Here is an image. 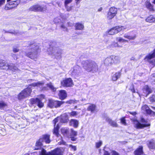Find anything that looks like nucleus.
Masks as SVG:
<instances>
[{"label":"nucleus","instance_id":"f257e3e1","mask_svg":"<svg viewBox=\"0 0 155 155\" xmlns=\"http://www.w3.org/2000/svg\"><path fill=\"white\" fill-rule=\"evenodd\" d=\"M50 135H43L36 142L34 149L35 150L41 149V151H39L40 155H62L61 150L58 148H57L48 153H47L45 150L41 148L43 142H45L47 143H49L50 142Z\"/></svg>","mask_w":155,"mask_h":155},{"label":"nucleus","instance_id":"f03ea898","mask_svg":"<svg viewBox=\"0 0 155 155\" xmlns=\"http://www.w3.org/2000/svg\"><path fill=\"white\" fill-rule=\"evenodd\" d=\"M81 63L83 68L87 72L95 73L98 71V66L94 61L88 60L83 61Z\"/></svg>","mask_w":155,"mask_h":155},{"label":"nucleus","instance_id":"7ed1b4c3","mask_svg":"<svg viewBox=\"0 0 155 155\" xmlns=\"http://www.w3.org/2000/svg\"><path fill=\"white\" fill-rule=\"evenodd\" d=\"M40 51V48L38 45H32L31 48V51L26 53V55L31 59L36 61L38 56V53Z\"/></svg>","mask_w":155,"mask_h":155},{"label":"nucleus","instance_id":"20e7f679","mask_svg":"<svg viewBox=\"0 0 155 155\" xmlns=\"http://www.w3.org/2000/svg\"><path fill=\"white\" fill-rule=\"evenodd\" d=\"M140 121L143 124H141L137 120H134V124L135 127L137 129H142L145 127H149L150 125V124H147V121L143 117H141Z\"/></svg>","mask_w":155,"mask_h":155},{"label":"nucleus","instance_id":"39448f33","mask_svg":"<svg viewBox=\"0 0 155 155\" xmlns=\"http://www.w3.org/2000/svg\"><path fill=\"white\" fill-rule=\"evenodd\" d=\"M70 74L74 77H78L82 74V71L81 67L78 65L74 66L73 68L69 71Z\"/></svg>","mask_w":155,"mask_h":155},{"label":"nucleus","instance_id":"423d86ee","mask_svg":"<svg viewBox=\"0 0 155 155\" xmlns=\"http://www.w3.org/2000/svg\"><path fill=\"white\" fill-rule=\"evenodd\" d=\"M31 89L28 87L22 91L18 95V99L21 100L25 98L30 95Z\"/></svg>","mask_w":155,"mask_h":155},{"label":"nucleus","instance_id":"0eeeda50","mask_svg":"<svg viewBox=\"0 0 155 155\" xmlns=\"http://www.w3.org/2000/svg\"><path fill=\"white\" fill-rule=\"evenodd\" d=\"M45 96L41 94L40 97L33 98L30 99V102L32 104H36L39 108H42L44 106V103L41 102L42 99L45 98Z\"/></svg>","mask_w":155,"mask_h":155},{"label":"nucleus","instance_id":"6e6552de","mask_svg":"<svg viewBox=\"0 0 155 155\" xmlns=\"http://www.w3.org/2000/svg\"><path fill=\"white\" fill-rule=\"evenodd\" d=\"M51 51V53L58 58H61V55L62 50L55 46H51L49 49Z\"/></svg>","mask_w":155,"mask_h":155},{"label":"nucleus","instance_id":"1a4fd4ad","mask_svg":"<svg viewBox=\"0 0 155 155\" xmlns=\"http://www.w3.org/2000/svg\"><path fill=\"white\" fill-rule=\"evenodd\" d=\"M127 27L126 26H118L113 27L108 32L109 35H113L117 33L118 32L120 31L121 30H124L126 29Z\"/></svg>","mask_w":155,"mask_h":155},{"label":"nucleus","instance_id":"9d476101","mask_svg":"<svg viewBox=\"0 0 155 155\" xmlns=\"http://www.w3.org/2000/svg\"><path fill=\"white\" fill-rule=\"evenodd\" d=\"M64 103V102L62 101L50 99L49 100L48 106L51 108H58L60 107Z\"/></svg>","mask_w":155,"mask_h":155},{"label":"nucleus","instance_id":"9b49d317","mask_svg":"<svg viewBox=\"0 0 155 155\" xmlns=\"http://www.w3.org/2000/svg\"><path fill=\"white\" fill-rule=\"evenodd\" d=\"M46 9L45 6H41L38 4L33 5L29 8V11L35 12L44 11Z\"/></svg>","mask_w":155,"mask_h":155},{"label":"nucleus","instance_id":"f8f14e48","mask_svg":"<svg viewBox=\"0 0 155 155\" xmlns=\"http://www.w3.org/2000/svg\"><path fill=\"white\" fill-rule=\"evenodd\" d=\"M8 2H9L8 3L5 5V9L6 10L12 9L14 7H16L20 3V0L11 1Z\"/></svg>","mask_w":155,"mask_h":155},{"label":"nucleus","instance_id":"ddd939ff","mask_svg":"<svg viewBox=\"0 0 155 155\" xmlns=\"http://www.w3.org/2000/svg\"><path fill=\"white\" fill-rule=\"evenodd\" d=\"M117 8L114 7H111L108 12L107 18L108 20H110L113 18L117 14Z\"/></svg>","mask_w":155,"mask_h":155},{"label":"nucleus","instance_id":"4468645a","mask_svg":"<svg viewBox=\"0 0 155 155\" xmlns=\"http://www.w3.org/2000/svg\"><path fill=\"white\" fill-rule=\"evenodd\" d=\"M61 84L64 87H70L73 85V81L71 78H67L61 81Z\"/></svg>","mask_w":155,"mask_h":155},{"label":"nucleus","instance_id":"2eb2a0df","mask_svg":"<svg viewBox=\"0 0 155 155\" xmlns=\"http://www.w3.org/2000/svg\"><path fill=\"white\" fill-rule=\"evenodd\" d=\"M155 49L153 52L152 53L146 56V58L148 59V61L150 63H152L154 66H155Z\"/></svg>","mask_w":155,"mask_h":155},{"label":"nucleus","instance_id":"dca6fc26","mask_svg":"<svg viewBox=\"0 0 155 155\" xmlns=\"http://www.w3.org/2000/svg\"><path fill=\"white\" fill-rule=\"evenodd\" d=\"M104 63L105 66H110L114 63V61L112 56L107 57L104 61Z\"/></svg>","mask_w":155,"mask_h":155},{"label":"nucleus","instance_id":"f3484780","mask_svg":"<svg viewBox=\"0 0 155 155\" xmlns=\"http://www.w3.org/2000/svg\"><path fill=\"white\" fill-rule=\"evenodd\" d=\"M105 120L106 121L108 122L109 124L112 127H118V125L117 123L116 122L112 120L109 117H106Z\"/></svg>","mask_w":155,"mask_h":155},{"label":"nucleus","instance_id":"a211bd4d","mask_svg":"<svg viewBox=\"0 0 155 155\" xmlns=\"http://www.w3.org/2000/svg\"><path fill=\"white\" fill-rule=\"evenodd\" d=\"M143 91L144 93L146 94V97L150 93L152 92V90L149 87L148 85H145L144 86L143 89Z\"/></svg>","mask_w":155,"mask_h":155},{"label":"nucleus","instance_id":"6ab92c4d","mask_svg":"<svg viewBox=\"0 0 155 155\" xmlns=\"http://www.w3.org/2000/svg\"><path fill=\"white\" fill-rule=\"evenodd\" d=\"M58 96L60 99L63 100L66 97L67 93L65 91L61 90L59 91Z\"/></svg>","mask_w":155,"mask_h":155},{"label":"nucleus","instance_id":"aec40b11","mask_svg":"<svg viewBox=\"0 0 155 155\" xmlns=\"http://www.w3.org/2000/svg\"><path fill=\"white\" fill-rule=\"evenodd\" d=\"M70 125L73 126L74 128L78 127L79 124L78 121L77 120L71 119L69 122Z\"/></svg>","mask_w":155,"mask_h":155},{"label":"nucleus","instance_id":"412c9836","mask_svg":"<svg viewBox=\"0 0 155 155\" xmlns=\"http://www.w3.org/2000/svg\"><path fill=\"white\" fill-rule=\"evenodd\" d=\"M74 27L75 30H82L84 29V26L83 24L80 22H78L75 24Z\"/></svg>","mask_w":155,"mask_h":155},{"label":"nucleus","instance_id":"4be33fe9","mask_svg":"<svg viewBox=\"0 0 155 155\" xmlns=\"http://www.w3.org/2000/svg\"><path fill=\"white\" fill-rule=\"evenodd\" d=\"M7 67L8 68L6 70L9 69L12 71H15L18 70V68L16 67L14 64L11 63L10 64H8Z\"/></svg>","mask_w":155,"mask_h":155},{"label":"nucleus","instance_id":"5701e85b","mask_svg":"<svg viewBox=\"0 0 155 155\" xmlns=\"http://www.w3.org/2000/svg\"><path fill=\"white\" fill-rule=\"evenodd\" d=\"M68 115L66 114H64L61 116L60 121L63 123H66L68 122Z\"/></svg>","mask_w":155,"mask_h":155},{"label":"nucleus","instance_id":"b1692460","mask_svg":"<svg viewBox=\"0 0 155 155\" xmlns=\"http://www.w3.org/2000/svg\"><path fill=\"white\" fill-rule=\"evenodd\" d=\"M8 63H6L4 60H0V67L3 69L6 70L8 68L7 67Z\"/></svg>","mask_w":155,"mask_h":155},{"label":"nucleus","instance_id":"393cba45","mask_svg":"<svg viewBox=\"0 0 155 155\" xmlns=\"http://www.w3.org/2000/svg\"><path fill=\"white\" fill-rule=\"evenodd\" d=\"M62 134L65 137H68L69 134L68 129L66 128H62L61 130Z\"/></svg>","mask_w":155,"mask_h":155},{"label":"nucleus","instance_id":"a878e982","mask_svg":"<svg viewBox=\"0 0 155 155\" xmlns=\"http://www.w3.org/2000/svg\"><path fill=\"white\" fill-rule=\"evenodd\" d=\"M145 5L146 8L150 11H153L154 10L153 6L149 1H147L145 3Z\"/></svg>","mask_w":155,"mask_h":155},{"label":"nucleus","instance_id":"bb28decb","mask_svg":"<svg viewBox=\"0 0 155 155\" xmlns=\"http://www.w3.org/2000/svg\"><path fill=\"white\" fill-rule=\"evenodd\" d=\"M59 128V126L58 124H57L56 126V125L54 124V128L53 131V134L56 135L57 137H58L60 135L58 133V130Z\"/></svg>","mask_w":155,"mask_h":155},{"label":"nucleus","instance_id":"cd10ccee","mask_svg":"<svg viewBox=\"0 0 155 155\" xmlns=\"http://www.w3.org/2000/svg\"><path fill=\"white\" fill-rule=\"evenodd\" d=\"M146 21L149 23L154 22L155 21V16L153 15H150L146 18Z\"/></svg>","mask_w":155,"mask_h":155},{"label":"nucleus","instance_id":"c85d7f7f","mask_svg":"<svg viewBox=\"0 0 155 155\" xmlns=\"http://www.w3.org/2000/svg\"><path fill=\"white\" fill-rule=\"evenodd\" d=\"M96 108V106L95 105L92 104L88 107L87 110L91 111V113H93L95 111Z\"/></svg>","mask_w":155,"mask_h":155},{"label":"nucleus","instance_id":"c756f323","mask_svg":"<svg viewBox=\"0 0 155 155\" xmlns=\"http://www.w3.org/2000/svg\"><path fill=\"white\" fill-rule=\"evenodd\" d=\"M135 155H141L143 153V147H140L139 148L134 151Z\"/></svg>","mask_w":155,"mask_h":155},{"label":"nucleus","instance_id":"7c9ffc66","mask_svg":"<svg viewBox=\"0 0 155 155\" xmlns=\"http://www.w3.org/2000/svg\"><path fill=\"white\" fill-rule=\"evenodd\" d=\"M113 60L114 61V63L115 64H118L120 62V58L118 56H112Z\"/></svg>","mask_w":155,"mask_h":155},{"label":"nucleus","instance_id":"2f4dec72","mask_svg":"<svg viewBox=\"0 0 155 155\" xmlns=\"http://www.w3.org/2000/svg\"><path fill=\"white\" fill-rule=\"evenodd\" d=\"M120 72H117L114 74L112 77V79L113 81H116L120 76Z\"/></svg>","mask_w":155,"mask_h":155},{"label":"nucleus","instance_id":"473e14b6","mask_svg":"<svg viewBox=\"0 0 155 155\" xmlns=\"http://www.w3.org/2000/svg\"><path fill=\"white\" fill-rule=\"evenodd\" d=\"M148 147L150 149H155V143L153 141L150 142Z\"/></svg>","mask_w":155,"mask_h":155},{"label":"nucleus","instance_id":"72a5a7b5","mask_svg":"<svg viewBox=\"0 0 155 155\" xmlns=\"http://www.w3.org/2000/svg\"><path fill=\"white\" fill-rule=\"evenodd\" d=\"M124 36L125 38L128 39L129 40H134L136 37V36L135 35L134 36H131L128 35H127L126 34H125Z\"/></svg>","mask_w":155,"mask_h":155},{"label":"nucleus","instance_id":"f704fd0d","mask_svg":"<svg viewBox=\"0 0 155 155\" xmlns=\"http://www.w3.org/2000/svg\"><path fill=\"white\" fill-rule=\"evenodd\" d=\"M43 84L44 83H43V82H41L39 81L37 83H32L30 84V85L34 87L36 86H42Z\"/></svg>","mask_w":155,"mask_h":155},{"label":"nucleus","instance_id":"c9c22d12","mask_svg":"<svg viewBox=\"0 0 155 155\" xmlns=\"http://www.w3.org/2000/svg\"><path fill=\"white\" fill-rule=\"evenodd\" d=\"M7 106V104L3 101H0V109H3Z\"/></svg>","mask_w":155,"mask_h":155},{"label":"nucleus","instance_id":"e433bc0d","mask_svg":"<svg viewBox=\"0 0 155 155\" xmlns=\"http://www.w3.org/2000/svg\"><path fill=\"white\" fill-rule=\"evenodd\" d=\"M71 136H76L77 135V131L74 130L73 129H71Z\"/></svg>","mask_w":155,"mask_h":155},{"label":"nucleus","instance_id":"4c0bfd02","mask_svg":"<svg viewBox=\"0 0 155 155\" xmlns=\"http://www.w3.org/2000/svg\"><path fill=\"white\" fill-rule=\"evenodd\" d=\"M150 77L152 83L153 84H155V73L152 74Z\"/></svg>","mask_w":155,"mask_h":155},{"label":"nucleus","instance_id":"58836bf2","mask_svg":"<svg viewBox=\"0 0 155 155\" xmlns=\"http://www.w3.org/2000/svg\"><path fill=\"white\" fill-rule=\"evenodd\" d=\"M68 114L71 117L75 116L78 115L77 112L75 111H72L71 112L69 113Z\"/></svg>","mask_w":155,"mask_h":155},{"label":"nucleus","instance_id":"ea45409f","mask_svg":"<svg viewBox=\"0 0 155 155\" xmlns=\"http://www.w3.org/2000/svg\"><path fill=\"white\" fill-rule=\"evenodd\" d=\"M116 40L119 42H124L128 41L127 40L124 39L122 38L121 37H118L117 38Z\"/></svg>","mask_w":155,"mask_h":155},{"label":"nucleus","instance_id":"a19ab883","mask_svg":"<svg viewBox=\"0 0 155 155\" xmlns=\"http://www.w3.org/2000/svg\"><path fill=\"white\" fill-rule=\"evenodd\" d=\"M48 86L53 91L56 90V88H54L51 83H49L47 84Z\"/></svg>","mask_w":155,"mask_h":155},{"label":"nucleus","instance_id":"79ce46f5","mask_svg":"<svg viewBox=\"0 0 155 155\" xmlns=\"http://www.w3.org/2000/svg\"><path fill=\"white\" fill-rule=\"evenodd\" d=\"M68 4H64L65 8L66 9L67 11L69 12L72 9V7L68 6Z\"/></svg>","mask_w":155,"mask_h":155},{"label":"nucleus","instance_id":"37998d69","mask_svg":"<svg viewBox=\"0 0 155 155\" xmlns=\"http://www.w3.org/2000/svg\"><path fill=\"white\" fill-rule=\"evenodd\" d=\"M150 101L151 102H155V95H153L149 98Z\"/></svg>","mask_w":155,"mask_h":155},{"label":"nucleus","instance_id":"c03bdc74","mask_svg":"<svg viewBox=\"0 0 155 155\" xmlns=\"http://www.w3.org/2000/svg\"><path fill=\"white\" fill-rule=\"evenodd\" d=\"M58 137H59V138L61 139V141L60 142L61 144H63V145H65L66 144V142L64 141L62 139V137L60 135Z\"/></svg>","mask_w":155,"mask_h":155},{"label":"nucleus","instance_id":"a18cd8bd","mask_svg":"<svg viewBox=\"0 0 155 155\" xmlns=\"http://www.w3.org/2000/svg\"><path fill=\"white\" fill-rule=\"evenodd\" d=\"M77 101H74L73 100H71L69 101H68L66 102V103L67 104H74V103H76Z\"/></svg>","mask_w":155,"mask_h":155},{"label":"nucleus","instance_id":"49530a36","mask_svg":"<svg viewBox=\"0 0 155 155\" xmlns=\"http://www.w3.org/2000/svg\"><path fill=\"white\" fill-rule=\"evenodd\" d=\"M102 142L100 141L99 142L96 143V147L97 148H99L102 144Z\"/></svg>","mask_w":155,"mask_h":155},{"label":"nucleus","instance_id":"de8ad7c7","mask_svg":"<svg viewBox=\"0 0 155 155\" xmlns=\"http://www.w3.org/2000/svg\"><path fill=\"white\" fill-rule=\"evenodd\" d=\"M62 24L61 25V28L63 29V30L64 31H67V28L65 27L64 24V23L62 22Z\"/></svg>","mask_w":155,"mask_h":155},{"label":"nucleus","instance_id":"09e8293b","mask_svg":"<svg viewBox=\"0 0 155 155\" xmlns=\"http://www.w3.org/2000/svg\"><path fill=\"white\" fill-rule=\"evenodd\" d=\"M148 107L146 105H144L142 106V110H143L144 111H146L147 109H148Z\"/></svg>","mask_w":155,"mask_h":155},{"label":"nucleus","instance_id":"8fccbe9b","mask_svg":"<svg viewBox=\"0 0 155 155\" xmlns=\"http://www.w3.org/2000/svg\"><path fill=\"white\" fill-rule=\"evenodd\" d=\"M121 123L124 125H126V120L124 117H123L120 119Z\"/></svg>","mask_w":155,"mask_h":155},{"label":"nucleus","instance_id":"3c124183","mask_svg":"<svg viewBox=\"0 0 155 155\" xmlns=\"http://www.w3.org/2000/svg\"><path fill=\"white\" fill-rule=\"evenodd\" d=\"M111 155H119V153L115 150H112L111 152Z\"/></svg>","mask_w":155,"mask_h":155},{"label":"nucleus","instance_id":"603ef678","mask_svg":"<svg viewBox=\"0 0 155 155\" xmlns=\"http://www.w3.org/2000/svg\"><path fill=\"white\" fill-rule=\"evenodd\" d=\"M73 0H65L64 4H68L71 3Z\"/></svg>","mask_w":155,"mask_h":155},{"label":"nucleus","instance_id":"864d4df0","mask_svg":"<svg viewBox=\"0 0 155 155\" xmlns=\"http://www.w3.org/2000/svg\"><path fill=\"white\" fill-rule=\"evenodd\" d=\"M60 21V20L58 18H55L54 20V22L55 23H58Z\"/></svg>","mask_w":155,"mask_h":155},{"label":"nucleus","instance_id":"5fc2aeb1","mask_svg":"<svg viewBox=\"0 0 155 155\" xmlns=\"http://www.w3.org/2000/svg\"><path fill=\"white\" fill-rule=\"evenodd\" d=\"M69 147H71V149L73 150L74 151H75L76 150V147L75 146H73L72 145H69Z\"/></svg>","mask_w":155,"mask_h":155},{"label":"nucleus","instance_id":"6e6d98bb","mask_svg":"<svg viewBox=\"0 0 155 155\" xmlns=\"http://www.w3.org/2000/svg\"><path fill=\"white\" fill-rule=\"evenodd\" d=\"M13 51L14 53H16L19 51V49L18 48L13 47Z\"/></svg>","mask_w":155,"mask_h":155},{"label":"nucleus","instance_id":"4d7b16f0","mask_svg":"<svg viewBox=\"0 0 155 155\" xmlns=\"http://www.w3.org/2000/svg\"><path fill=\"white\" fill-rule=\"evenodd\" d=\"M146 113L149 114H151L152 112H153L148 107V109H147V110L146 111Z\"/></svg>","mask_w":155,"mask_h":155},{"label":"nucleus","instance_id":"13d9d810","mask_svg":"<svg viewBox=\"0 0 155 155\" xmlns=\"http://www.w3.org/2000/svg\"><path fill=\"white\" fill-rule=\"evenodd\" d=\"M58 117H57L55 118L53 120V123L54 124L56 125V123L58 122Z\"/></svg>","mask_w":155,"mask_h":155},{"label":"nucleus","instance_id":"bf43d9fd","mask_svg":"<svg viewBox=\"0 0 155 155\" xmlns=\"http://www.w3.org/2000/svg\"><path fill=\"white\" fill-rule=\"evenodd\" d=\"M5 0H0V6L5 3Z\"/></svg>","mask_w":155,"mask_h":155},{"label":"nucleus","instance_id":"052dcab7","mask_svg":"<svg viewBox=\"0 0 155 155\" xmlns=\"http://www.w3.org/2000/svg\"><path fill=\"white\" fill-rule=\"evenodd\" d=\"M70 138L71 139V140L73 141H75L77 139V138L73 136H71Z\"/></svg>","mask_w":155,"mask_h":155},{"label":"nucleus","instance_id":"680f3d73","mask_svg":"<svg viewBox=\"0 0 155 155\" xmlns=\"http://www.w3.org/2000/svg\"><path fill=\"white\" fill-rule=\"evenodd\" d=\"M113 47H121V46H120L117 43L115 42L114 43L113 45H112Z\"/></svg>","mask_w":155,"mask_h":155},{"label":"nucleus","instance_id":"e2e57ef3","mask_svg":"<svg viewBox=\"0 0 155 155\" xmlns=\"http://www.w3.org/2000/svg\"><path fill=\"white\" fill-rule=\"evenodd\" d=\"M3 31H5V33H6V32H9V33H11V34H17V32H15V31H14V32H6L5 30H3Z\"/></svg>","mask_w":155,"mask_h":155},{"label":"nucleus","instance_id":"0e129e2a","mask_svg":"<svg viewBox=\"0 0 155 155\" xmlns=\"http://www.w3.org/2000/svg\"><path fill=\"white\" fill-rule=\"evenodd\" d=\"M110 154L107 151H105L104 153V155H110Z\"/></svg>","mask_w":155,"mask_h":155},{"label":"nucleus","instance_id":"69168bd1","mask_svg":"<svg viewBox=\"0 0 155 155\" xmlns=\"http://www.w3.org/2000/svg\"><path fill=\"white\" fill-rule=\"evenodd\" d=\"M131 60H133L134 61H136V60L135 58L134 57H132L130 59Z\"/></svg>","mask_w":155,"mask_h":155},{"label":"nucleus","instance_id":"338daca9","mask_svg":"<svg viewBox=\"0 0 155 155\" xmlns=\"http://www.w3.org/2000/svg\"><path fill=\"white\" fill-rule=\"evenodd\" d=\"M56 4L58 5V6L59 7H61V4L59 2H57Z\"/></svg>","mask_w":155,"mask_h":155},{"label":"nucleus","instance_id":"774afa93","mask_svg":"<svg viewBox=\"0 0 155 155\" xmlns=\"http://www.w3.org/2000/svg\"><path fill=\"white\" fill-rule=\"evenodd\" d=\"M132 89L130 88V90L133 92H134L135 91H134V89L133 88V84L132 85Z\"/></svg>","mask_w":155,"mask_h":155}]
</instances>
